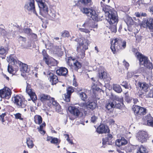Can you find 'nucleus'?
<instances>
[{
  "label": "nucleus",
  "instance_id": "1a4fd4ad",
  "mask_svg": "<svg viewBox=\"0 0 153 153\" xmlns=\"http://www.w3.org/2000/svg\"><path fill=\"white\" fill-rule=\"evenodd\" d=\"M44 75L47 76L48 79L52 85H55L58 82L57 76L51 71L46 70L44 72Z\"/></svg>",
  "mask_w": 153,
  "mask_h": 153
},
{
  "label": "nucleus",
  "instance_id": "aec40b11",
  "mask_svg": "<svg viewBox=\"0 0 153 153\" xmlns=\"http://www.w3.org/2000/svg\"><path fill=\"white\" fill-rule=\"evenodd\" d=\"M83 105L84 107H85L88 110H93L96 107L97 104V102L88 101L87 103H83Z\"/></svg>",
  "mask_w": 153,
  "mask_h": 153
},
{
  "label": "nucleus",
  "instance_id": "e433bc0d",
  "mask_svg": "<svg viewBox=\"0 0 153 153\" xmlns=\"http://www.w3.org/2000/svg\"><path fill=\"white\" fill-rule=\"evenodd\" d=\"M111 100H114L115 101H117L118 102H122L123 101V98L122 97H119L118 96L115 95H112Z\"/></svg>",
  "mask_w": 153,
  "mask_h": 153
},
{
  "label": "nucleus",
  "instance_id": "79ce46f5",
  "mask_svg": "<svg viewBox=\"0 0 153 153\" xmlns=\"http://www.w3.org/2000/svg\"><path fill=\"white\" fill-rule=\"evenodd\" d=\"M60 142V140H59L56 137H53L51 141V143L56 144L57 145L59 144Z\"/></svg>",
  "mask_w": 153,
  "mask_h": 153
},
{
  "label": "nucleus",
  "instance_id": "09e8293b",
  "mask_svg": "<svg viewBox=\"0 0 153 153\" xmlns=\"http://www.w3.org/2000/svg\"><path fill=\"white\" fill-rule=\"evenodd\" d=\"M62 36L64 37H68L70 36L69 33L68 31L65 30L63 33H62Z\"/></svg>",
  "mask_w": 153,
  "mask_h": 153
},
{
  "label": "nucleus",
  "instance_id": "20e7f679",
  "mask_svg": "<svg viewBox=\"0 0 153 153\" xmlns=\"http://www.w3.org/2000/svg\"><path fill=\"white\" fill-rule=\"evenodd\" d=\"M114 42H112L111 48L115 53V52L125 49L126 46V42L124 40H122L118 38H116L114 40Z\"/></svg>",
  "mask_w": 153,
  "mask_h": 153
},
{
  "label": "nucleus",
  "instance_id": "052dcab7",
  "mask_svg": "<svg viewBox=\"0 0 153 153\" xmlns=\"http://www.w3.org/2000/svg\"><path fill=\"white\" fill-rule=\"evenodd\" d=\"M97 119V117L94 115L92 117L91 120V122L93 123H94L96 121Z\"/></svg>",
  "mask_w": 153,
  "mask_h": 153
},
{
  "label": "nucleus",
  "instance_id": "e2e57ef3",
  "mask_svg": "<svg viewBox=\"0 0 153 153\" xmlns=\"http://www.w3.org/2000/svg\"><path fill=\"white\" fill-rule=\"evenodd\" d=\"M123 65L127 69H128V67L129 66V64L127 62H126L125 60L123 62Z\"/></svg>",
  "mask_w": 153,
  "mask_h": 153
},
{
  "label": "nucleus",
  "instance_id": "bb28decb",
  "mask_svg": "<svg viewBox=\"0 0 153 153\" xmlns=\"http://www.w3.org/2000/svg\"><path fill=\"white\" fill-rule=\"evenodd\" d=\"M46 63L49 67L54 66L57 65V61L52 57L49 58L45 61Z\"/></svg>",
  "mask_w": 153,
  "mask_h": 153
},
{
  "label": "nucleus",
  "instance_id": "4d7b16f0",
  "mask_svg": "<svg viewBox=\"0 0 153 153\" xmlns=\"http://www.w3.org/2000/svg\"><path fill=\"white\" fill-rule=\"evenodd\" d=\"M0 33L3 36H5L6 35V32L4 29L0 27Z\"/></svg>",
  "mask_w": 153,
  "mask_h": 153
},
{
  "label": "nucleus",
  "instance_id": "49530a36",
  "mask_svg": "<svg viewBox=\"0 0 153 153\" xmlns=\"http://www.w3.org/2000/svg\"><path fill=\"white\" fill-rule=\"evenodd\" d=\"M16 119H19L21 120H23V118L22 117L21 114L20 113H17L14 114Z\"/></svg>",
  "mask_w": 153,
  "mask_h": 153
},
{
  "label": "nucleus",
  "instance_id": "c03bdc74",
  "mask_svg": "<svg viewBox=\"0 0 153 153\" xmlns=\"http://www.w3.org/2000/svg\"><path fill=\"white\" fill-rule=\"evenodd\" d=\"M71 95L68 94H65L64 95V100L67 102H69L70 100V97Z\"/></svg>",
  "mask_w": 153,
  "mask_h": 153
},
{
  "label": "nucleus",
  "instance_id": "8fccbe9b",
  "mask_svg": "<svg viewBox=\"0 0 153 153\" xmlns=\"http://www.w3.org/2000/svg\"><path fill=\"white\" fill-rule=\"evenodd\" d=\"M64 135L65 136V137L67 138L66 140L67 141L71 144H73L74 143L73 142L72 140H70L69 138V136L68 134H64Z\"/></svg>",
  "mask_w": 153,
  "mask_h": 153
},
{
  "label": "nucleus",
  "instance_id": "13d9d810",
  "mask_svg": "<svg viewBox=\"0 0 153 153\" xmlns=\"http://www.w3.org/2000/svg\"><path fill=\"white\" fill-rule=\"evenodd\" d=\"M31 30L29 28H26L24 30V32L27 34H30L31 33Z\"/></svg>",
  "mask_w": 153,
  "mask_h": 153
},
{
  "label": "nucleus",
  "instance_id": "864d4df0",
  "mask_svg": "<svg viewBox=\"0 0 153 153\" xmlns=\"http://www.w3.org/2000/svg\"><path fill=\"white\" fill-rule=\"evenodd\" d=\"M132 98L131 97L127 96L126 95V96L125 97V100L128 103L130 102L132 100Z\"/></svg>",
  "mask_w": 153,
  "mask_h": 153
},
{
  "label": "nucleus",
  "instance_id": "423d86ee",
  "mask_svg": "<svg viewBox=\"0 0 153 153\" xmlns=\"http://www.w3.org/2000/svg\"><path fill=\"white\" fill-rule=\"evenodd\" d=\"M81 11L84 13L86 14L88 16L92 18L94 21H98V16L95 10L92 9L83 7L81 9Z\"/></svg>",
  "mask_w": 153,
  "mask_h": 153
},
{
  "label": "nucleus",
  "instance_id": "774afa93",
  "mask_svg": "<svg viewBox=\"0 0 153 153\" xmlns=\"http://www.w3.org/2000/svg\"><path fill=\"white\" fill-rule=\"evenodd\" d=\"M59 51H58L57 52V54H58V55L60 56H62V55L63 54V52L62 51H61L60 49H59Z\"/></svg>",
  "mask_w": 153,
  "mask_h": 153
},
{
  "label": "nucleus",
  "instance_id": "6e6d98bb",
  "mask_svg": "<svg viewBox=\"0 0 153 153\" xmlns=\"http://www.w3.org/2000/svg\"><path fill=\"white\" fill-rule=\"evenodd\" d=\"M7 71L10 74H11L13 71V70L11 66H10L9 65L8 66Z\"/></svg>",
  "mask_w": 153,
  "mask_h": 153
},
{
  "label": "nucleus",
  "instance_id": "ea45409f",
  "mask_svg": "<svg viewBox=\"0 0 153 153\" xmlns=\"http://www.w3.org/2000/svg\"><path fill=\"white\" fill-rule=\"evenodd\" d=\"M79 1L85 5H91V0H79Z\"/></svg>",
  "mask_w": 153,
  "mask_h": 153
},
{
  "label": "nucleus",
  "instance_id": "3c124183",
  "mask_svg": "<svg viewBox=\"0 0 153 153\" xmlns=\"http://www.w3.org/2000/svg\"><path fill=\"white\" fill-rule=\"evenodd\" d=\"M121 85L126 88H129V87H131V86H129L128 85V83L126 82H123Z\"/></svg>",
  "mask_w": 153,
  "mask_h": 153
},
{
  "label": "nucleus",
  "instance_id": "603ef678",
  "mask_svg": "<svg viewBox=\"0 0 153 153\" xmlns=\"http://www.w3.org/2000/svg\"><path fill=\"white\" fill-rule=\"evenodd\" d=\"M147 96L149 97H153V88L152 89H151Z\"/></svg>",
  "mask_w": 153,
  "mask_h": 153
},
{
  "label": "nucleus",
  "instance_id": "4c0bfd02",
  "mask_svg": "<svg viewBox=\"0 0 153 153\" xmlns=\"http://www.w3.org/2000/svg\"><path fill=\"white\" fill-rule=\"evenodd\" d=\"M147 152L146 148L143 146L141 145L138 149L137 153H146Z\"/></svg>",
  "mask_w": 153,
  "mask_h": 153
},
{
  "label": "nucleus",
  "instance_id": "680f3d73",
  "mask_svg": "<svg viewBox=\"0 0 153 153\" xmlns=\"http://www.w3.org/2000/svg\"><path fill=\"white\" fill-rule=\"evenodd\" d=\"M91 79L94 82H95L96 83H94V85H97L99 82V81L97 80L96 78H91Z\"/></svg>",
  "mask_w": 153,
  "mask_h": 153
},
{
  "label": "nucleus",
  "instance_id": "58836bf2",
  "mask_svg": "<svg viewBox=\"0 0 153 153\" xmlns=\"http://www.w3.org/2000/svg\"><path fill=\"white\" fill-rule=\"evenodd\" d=\"M45 126V123H42V124L38 128V129L39 131L40 132V133L42 134H44L45 133V131L43 130V127Z\"/></svg>",
  "mask_w": 153,
  "mask_h": 153
},
{
  "label": "nucleus",
  "instance_id": "6ab92c4d",
  "mask_svg": "<svg viewBox=\"0 0 153 153\" xmlns=\"http://www.w3.org/2000/svg\"><path fill=\"white\" fill-rule=\"evenodd\" d=\"M68 109L71 114L76 117H78L80 114V112L78 107L70 106L69 107Z\"/></svg>",
  "mask_w": 153,
  "mask_h": 153
},
{
  "label": "nucleus",
  "instance_id": "f704fd0d",
  "mask_svg": "<svg viewBox=\"0 0 153 153\" xmlns=\"http://www.w3.org/2000/svg\"><path fill=\"white\" fill-rule=\"evenodd\" d=\"M8 49L7 48H4L3 47L0 48V55H3L1 57L2 59H4L5 57V56Z\"/></svg>",
  "mask_w": 153,
  "mask_h": 153
},
{
  "label": "nucleus",
  "instance_id": "393cba45",
  "mask_svg": "<svg viewBox=\"0 0 153 153\" xmlns=\"http://www.w3.org/2000/svg\"><path fill=\"white\" fill-rule=\"evenodd\" d=\"M128 143V141L124 137H121L120 139L117 140L115 142V145L119 147L122 146Z\"/></svg>",
  "mask_w": 153,
  "mask_h": 153
},
{
  "label": "nucleus",
  "instance_id": "c9c22d12",
  "mask_svg": "<svg viewBox=\"0 0 153 153\" xmlns=\"http://www.w3.org/2000/svg\"><path fill=\"white\" fill-rule=\"evenodd\" d=\"M113 90L118 93H121L122 91V89L120 85L117 84H113Z\"/></svg>",
  "mask_w": 153,
  "mask_h": 153
},
{
  "label": "nucleus",
  "instance_id": "473e14b6",
  "mask_svg": "<svg viewBox=\"0 0 153 153\" xmlns=\"http://www.w3.org/2000/svg\"><path fill=\"white\" fill-rule=\"evenodd\" d=\"M78 94L82 101L85 102L87 100L88 96L85 92H81L79 93Z\"/></svg>",
  "mask_w": 153,
  "mask_h": 153
},
{
  "label": "nucleus",
  "instance_id": "0e129e2a",
  "mask_svg": "<svg viewBox=\"0 0 153 153\" xmlns=\"http://www.w3.org/2000/svg\"><path fill=\"white\" fill-rule=\"evenodd\" d=\"M136 41L137 42H140L141 40V36L137 35L136 36Z\"/></svg>",
  "mask_w": 153,
  "mask_h": 153
},
{
  "label": "nucleus",
  "instance_id": "f8f14e48",
  "mask_svg": "<svg viewBox=\"0 0 153 153\" xmlns=\"http://www.w3.org/2000/svg\"><path fill=\"white\" fill-rule=\"evenodd\" d=\"M146 113L147 110L146 108L139 106L134 105V114L137 119H139L142 115L146 114Z\"/></svg>",
  "mask_w": 153,
  "mask_h": 153
},
{
  "label": "nucleus",
  "instance_id": "f03ea898",
  "mask_svg": "<svg viewBox=\"0 0 153 153\" xmlns=\"http://www.w3.org/2000/svg\"><path fill=\"white\" fill-rule=\"evenodd\" d=\"M77 42L76 50L77 54L83 58L85 56V51L88 49V40L83 37L78 38L75 40Z\"/></svg>",
  "mask_w": 153,
  "mask_h": 153
},
{
  "label": "nucleus",
  "instance_id": "7c9ffc66",
  "mask_svg": "<svg viewBox=\"0 0 153 153\" xmlns=\"http://www.w3.org/2000/svg\"><path fill=\"white\" fill-rule=\"evenodd\" d=\"M39 97L40 100L42 102H44L47 100H50L51 98L50 96L43 94H40Z\"/></svg>",
  "mask_w": 153,
  "mask_h": 153
},
{
  "label": "nucleus",
  "instance_id": "69168bd1",
  "mask_svg": "<svg viewBox=\"0 0 153 153\" xmlns=\"http://www.w3.org/2000/svg\"><path fill=\"white\" fill-rule=\"evenodd\" d=\"M49 15L53 19L55 18L56 17V15L54 12H51Z\"/></svg>",
  "mask_w": 153,
  "mask_h": 153
},
{
  "label": "nucleus",
  "instance_id": "f257e3e1",
  "mask_svg": "<svg viewBox=\"0 0 153 153\" xmlns=\"http://www.w3.org/2000/svg\"><path fill=\"white\" fill-rule=\"evenodd\" d=\"M101 5L102 7V10L105 12L106 20H107L111 25L110 28L111 31L114 33L117 31L116 24L118 22L117 15V12L112 8L108 5L105 6L103 5V3L101 2Z\"/></svg>",
  "mask_w": 153,
  "mask_h": 153
},
{
  "label": "nucleus",
  "instance_id": "6e6552de",
  "mask_svg": "<svg viewBox=\"0 0 153 153\" xmlns=\"http://www.w3.org/2000/svg\"><path fill=\"white\" fill-rule=\"evenodd\" d=\"M99 79L105 82L106 84L109 83L111 78L109 75H108L105 70L102 69L99 71L98 75Z\"/></svg>",
  "mask_w": 153,
  "mask_h": 153
},
{
  "label": "nucleus",
  "instance_id": "4be33fe9",
  "mask_svg": "<svg viewBox=\"0 0 153 153\" xmlns=\"http://www.w3.org/2000/svg\"><path fill=\"white\" fill-rule=\"evenodd\" d=\"M142 26L144 27H148L149 29H153V18H148L145 21V24L142 23Z\"/></svg>",
  "mask_w": 153,
  "mask_h": 153
},
{
  "label": "nucleus",
  "instance_id": "0eeeda50",
  "mask_svg": "<svg viewBox=\"0 0 153 153\" xmlns=\"http://www.w3.org/2000/svg\"><path fill=\"white\" fill-rule=\"evenodd\" d=\"M124 21L128 26V34L132 36H133L134 22L132 18L128 16H126L124 17Z\"/></svg>",
  "mask_w": 153,
  "mask_h": 153
},
{
  "label": "nucleus",
  "instance_id": "5fc2aeb1",
  "mask_svg": "<svg viewBox=\"0 0 153 153\" xmlns=\"http://www.w3.org/2000/svg\"><path fill=\"white\" fill-rule=\"evenodd\" d=\"M18 40L19 42L22 41L25 42L26 41L25 38L21 36H19L18 37Z\"/></svg>",
  "mask_w": 153,
  "mask_h": 153
},
{
  "label": "nucleus",
  "instance_id": "2f4dec72",
  "mask_svg": "<svg viewBox=\"0 0 153 153\" xmlns=\"http://www.w3.org/2000/svg\"><path fill=\"white\" fill-rule=\"evenodd\" d=\"M34 121L36 123L40 124L42 123V119L40 116L36 115L34 117Z\"/></svg>",
  "mask_w": 153,
  "mask_h": 153
},
{
  "label": "nucleus",
  "instance_id": "ddd939ff",
  "mask_svg": "<svg viewBox=\"0 0 153 153\" xmlns=\"http://www.w3.org/2000/svg\"><path fill=\"white\" fill-rule=\"evenodd\" d=\"M137 140L142 143L146 142L149 138L148 134L144 131H139L136 136Z\"/></svg>",
  "mask_w": 153,
  "mask_h": 153
},
{
  "label": "nucleus",
  "instance_id": "cd10ccee",
  "mask_svg": "<svg viewBox=\"0 0 153 153\" xmlns=\"http://www.w3.org/2000/svg\"><path fill=\"white\" fill-rule=\"evenodd\" d=\"M138 87H140L141 90H143L145 92H146L148 91L149 85L146 83L138 82Z\"/></svg>",
  "mask_w": 153,
  "mask_h": 153
},
{
  "label": "nucleus",
  "instance_id": "dca6fc26",
  "mask_svg": "<svg viewBox=\"0 0 153 153\" xmlns=\"http://www.w3.org/2000/svg\"><path fill=\"white\" fill-rule=\"evenodd\" d=\"M82 26L84 28H79V30L81 32L88 33L90 32V31L88 28H89L90 27L93 28H96L97 27V25H94L92 26H91L89 25V22L86 21L82 25Z\"/></svg>",
  "mask_w": 153,
  "mask_h": 153
},
{
  "label": "nucleus",
  "instance_id": "b1692460",
  "mask_svg": "<svg viewBox=\"0 0 153 153\" xmlns=\"http://www.w3.org/2000/svg\"><path fill=\"white\" fill-rule=\"evenodd\" d=\"M56 73L59 75L65 76L68 74V71L66 68L61 67L57 70Z\"/></svg>",
  "mask_w": 153,
  "mask_h": 153
},
{
  "label": "nucleus",
  "instance_id": "39448f33",
  "mask_svg": "<svg viewBox=\"0 0 153 153\" xmlns=\"http://www.w3.org/2000/svg\"><path fill=\"white\" fill-rule=\"evenodd\" d=\"M40 8V14L43 16H46L48 14V6L45 3V0H36Z\"/></svg>",
  "mask_w": 153,
  "mask_h": 153
},
{
  "label": "nucleus",
  "instance_id": "bf43d9fd",
  "mask_svg": "<svg viewBox=\"0 0 153 153\" xmlns=\"http://www.w3.org/2000/svg\"><path fill=\"white\" fill-rule=\"evenodd\" d=\"M6 115L5 113H3L1 114H0V120H1L2 122H4V117Z\"/></svg>",
  "mask_w": 153,
  "mask_h": 153
},
{
  "label": "nucleus",
  "instance_id": "c85d7f7f",
  "mask_svg": "<svg viewBox=\"0 0 153 153\" xmlns=\"http://www.w3.org/2000/svg\"><path fill=\"white\" fill-rule=\"evenodd\" d=\"M145 117L147 120L148 126L153 128V118L150 114H148Z\"/></svg>",
  "mask_w": 153,
  "mask_h": 153
},
{
  "label": "nucleus",
  "instance_id": "9d476101",
  "mask_svg": "<svg viewBox=\"0 0 153 153\" xmlns=\"http://www.w3.org/2000/svg\"><path fill=\"white\" fill-rule=\"evenodd\" d=\"M12 100L18 108H24L26 106L27 102L23 101L20 96L16 95L13 98Z\"/></svg>",
  "mask_w": 153,
  "mask_h": 153
},
{
  "label": "nucleus",
  "instance_id": "72a5a7b5",
  "mask_svg": "<svg viewBox=\"0 0 153 153\" xmlns=\"http://www.w3.org/2000/svg\"><path fill=\"white\" fill-rule=\"evenodd\" d=\"M26 143L28 147L30 149H32L34 146L32 139L30 138L26 139Z\"/></svg>",
  "mask_w": 153,
  "mask_h": 153
},
{
  "label": "nucleus",
  "instance_id": "4468645a",
  "mask_svg": "<svg viewBox=\"0 0 153 153\" xmlns=\"http://www.w3.org/2000/svg\"><path fill=\"white\" fill-rule=\"evenodd\" d=\"M11 94V91L8 88L4 87L0 90V97L2 98L8 99L10 97Z\"/></svg>",
  "mask_w": 153,
  "mask_h": 153
},
{
  "label": "nucleus",
  "instance_id": "de8ad7c7",
  "mask_svg": "<svg viewBox=\"0 0 153 153\" xmlns=\"http://www.w3.org/2000/svg\"><path fill=\"white\" fill-rule=\"evenodd\" d=\"M123 105V103L121 102L120 103L118 102L117 103L115 101V104L114 107H116L117 108H121V106Z\"/></svg>",
  "mask_w": 153,
  "mask_h": 153
},
{
  "label": "nucleus",
  "instance_id": "a19ab883",
  "mask_svg": "<svg viewBox=\"0 0 153 153\" xmlns=\"http://www.w3.org/2000/svg\"><path fill=\"white\" fill-rule=\"evenodd\" d=\"M42 53L44 57L43 59L45 61H46V60L51 58V57H49V56L47 54L46 51L45 50H43L42 51Z\"/></svg>",
  "mask_w": 153,
  "mask_h": 153
},
{
  "label": "nucleus",
  "instance_id": "f3484780",
  "mask_svg": "<svg viewBox=\"0 0 153 153\" xmlns=\"http://www.w3.org/2000/svg\"><path fill=\"white\" fill-rule=\"evenodd\" d=\"M26 92L30 96L31 100L33 102L36 100L37 97L35 93L32 91L30 85L28 83H27Z\"/></svg>",
  "mask_w": 153,
  "mask_h": 153
},
{
  "label": "nucleus",
  "instance_id": "2eb2a0df",
  "mask_svg": "<svg viewBox=\"0 0 153 153\" xmlns=\"http://www.w3.org/2000/svg\"><path fill=\"white\" fill-rule=\"evenodd\" d=\"M68 63L69 65L73 66L75 70H77L81 67V63L77 60L75 61L74 59L70 57L68 58Z\"/></svg>",
  "mask_w": 153,
  "mask_h": 153
},
{
  "label": "nucleus",
  "instance_id": "a211bd4d",
  "mask_svg": "<svg viewBox=\"0 0 153 153\" xmlns=\"http://www.w3.org/2000/svg\"><path fill=\"white\" fill-rule=\"evenodd\" d=\"M112 139L113 136L111 134H108L106 135L105 137L103 138L102 139V143L103 147H105L104 146L106 144L109 145H112L113 143V142H112Z\"/></svg>",
  "mask_w": 153,
  "mask_h": 153
},
{
  "label": "nucleus",
  "instance_id": "a18cd8bd",
  "mask_svg": "<svg viewBox=\"0 0 153 153\" xmlns=\"http://www.w3.org/2000/svg\"><path fill=\"white\" fill-rule=\"evenodd\" d=\"M67 93L71 95V93L74 91V89L73 87L71 86L68 87L67 89Z\"/></svg>",
  "mask_w": 153,
  "mask_h": 153
},
{
  "label": "nucleus",
  "instance_id": "a878e982",
  "mask_svg": "<svg viewBox=\"0 0 153 153\" xmlns=\"http://www.w3.org/2000/svg\"><path fill=\"white\" fill-rule=\"evenodd\" d=\"M18 65H20V71L24 73H28L30 69L28 68V66L26 64L23 63L21 62V63Z\"/></svg>",
  "mask_w": 153,
  "mask_h": 153
},
{
  "label": "nucleus",
  "instance_id": "338daca9",
  "mask_svg": "<svg viewBox=\"0 0 153 153\" xmlns=\"http://www.w3.org/2000/svg\"><path fill=\"white\" fill-rule=\"evenodd\" d=\"M73 86L75 87H77L78 86V84L76 82V80L74 79L73 81Z\"/></svg>",
  "mask_w": 153,
  "mask_h": 153
},
{
  "label": "nucleus",
  "instance_id": "37998d69",
  "mask_svg": "<svg viewBox=\"0 0 153 153\" xmlns=\"http://www.w3.org/2000/svg\"><path fill=\"white\" fill-rule=\"evenodd\" d=\"M50 102H52V105L57 107H59V104L56 102V101L54 100V99L51 98L50 100Z\"/></svg>",
  "mask_w": 153,
  "mask_h": 153
},
{
  "label": "nucleus",
  "instance_id": "9b49d317",
  "mask_svg": "<svg viewBox=\"0 0 153 153\" xmlns=\"http://www.w3.org/2000/svg\"><path fill=\"white\" fill-rule=\"evenodd\" d=\"M24 8L28 11L33 12L36 16H38L35 9L34 0H29L26 3Z\"/></svg>",
  "mask_w": 153,
  "mask_h": 153
},
{
  "label": "nucleus",
  "instance_id": "5701e85b",
  "mask_svg": "<svg viewBox=\"0 0 153 153\" xmlns=\"http://www.w3.org/2000/svg\"><path fill=\"white\" fill-rule=\"evenodd\" d=\"M7 60L9 63L12 65L19 64L21 63V62L18 60L13 55H11L9 58H7Z\"/></svg>",
  "mask_w": 153,
  "mask_h": 153
},
{
  "label": "nucleus",
  "instance_id": "412c9836",
  "mask_svg": "<svg viewBox=\"0 0 153 153\" xmlns=\"http://www.w3.org/2000/svg\"><path fill=\"white\" fill-rule=\"evenodd\" d=\"M97 132L99 133L102 134L108 132L109 129L107 126L101 124L97 128Z\"/></svg>",
  "mask_w": 153,
  "mask_h": 153
},
{
  "label": "nucleus",
  "instance_id": "c756f323",
  "mask_svg": "<svg viewBox=\"0 0 153 153\" xmlns=\"http://www.w3.org/2000/svg\"><path fill=\"white\" fill-rule=\"evenodd\" d=\"M115 101L114 100H111V99L108 101V102L105 105V107L108 110L114 108Z\"/></svg>",
  "mask_w": 153,
  "mask_h": 153
},
{
  "label": "nucleus",
  "instance_id": "7ed1b4c3",
  "mask_svg": "<svg viewBox=\"0 0 153 153\" xmlns=\"http://www.w3.org/2000/svg\"><path fill=\"white\" fill-rule=\"evenodd\" d=\"M136 51L137 50L134 49V53H136V56L139 60L140 65H143L144 67L149 69H152V64L150 62L148 58L139 52H137Z\"/></svg>",
  "mask_w": 153,
  "mask_h": 153
}]
</instances>
